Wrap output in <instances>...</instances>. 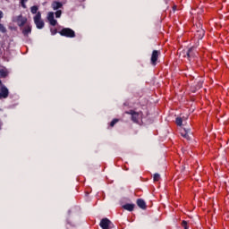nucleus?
<instances>
[{
  "label": "nucleus",
  "instance_id": "obj_18",
  "mask_svg": "<svg viewBox=\"0 0 229 229\" xmlns=\"http://www.w3.org/2000/svg\"><path fill=\"white\" fill-rule=\"evenodd\" d=\"M62 10H57L56 12H55V17H56V19H60L61 17H62Z\"/></svg>",
  "mask_w": 229,
  "mask_h": 229
},
{
  "label": "nucleus",
  "instance_id": "obj_11",
  "mask_svg": "<svg viewBox=\"0 0 229 229\" xmlns=\"http://www.w3.org/2000/svg\"><path fill=\"white\" fill-rule=\"evenodd\" d=\"M194 47H191L187 50L186 55H184L187 56L188 60H191V58H194L195 55H194Z\"/></svg>",
  "mask_w": 229,
  "mask_h": 229
},
{
  "label": "nucleus",
  "instance_id": "obj_10",
  "mask_svg": "<svg viewBox=\"0 0 229 229\" xmlns=\"http://www.w3.org/2000/svg\"><path fill=\"white\" fill-rule=\"evenodd\" d=\"M136 203L140 208H141L142 210H146L148 206H146V201H144V199H138Z\"/></svg>",
  "mask_w": 229,
  "mask_h": 229
},
{
  "label": "nucleus",
  "instance_id": "obj_16",
  "mask_svg": "<svg viewBox=\"0 0 229 229\" xmlns=\"http://www.w3.org/2000/svg\"><path fill=\"white\" fill-rule=\"evenodd\" d=\"M175 123H176L177 126H182V124L183 123V118L177 117L176 120H175Z\"/></svg>",
  "mask_w": 229,
  "mask_h": 229
},
{
  "label": "nucleus",
  "instance_id": "obj_4",
  "mask_svg": "<svg viewBox=\"0 0 229 229\" xmlns=\"http://www.w3.org/2000/svg\"><path fill=\"white\" fill-rule=\"evenodd\" d=\"M125 114H129L130 115H131V120L133 121V123H139V121H140V113L131 110L129 112H126Z\"/></svg>",
  "mask_w": 229,
  "mask_h": 229
},
{
  "label": "nucleus",
  "instance_id": "obj_19",
  "mask_svg": "<svg viewBox=\"0 0 229 229\" xmlns=\"http://www.w3.org/2000/svg\"><path fill=\"white\" fill-rule=\"evenodd\" d=\"M0 31L1 33H6V27L0 23Z\"/></svg>",
  "mask_w": 229,
  "mask_h": 229
},
{
  "label": "nucleus",
  "instance_id": "obj_25",
  "mask_svg": "<svg viewBox=\"0 0 229 229\" xmlns=\"http://www.w3.org/2000/svg\"><path fill=\"white\" fill-rule=\"evenodd\" d=\"M182 226H183V228L187 227V221L183 220L182 222Z\"/></svg>",
  "mask_w": 229,
  "mask_h": 229
},
{
  "label": "nucleus",
  "instance_id": "obj_5",
  "mask_svg": "<svg viewBox=\"0 0 229 229\" xmlns=\"http://www.w3.org/2000/svg\"><path fill=\"white\" fill-rule=\"evenodd\" d=\"M16 22H17L18 26H20V28H22V26H24V24H26V22H28V18L23 17L22 14H20L16 19Z\"/></svg>",
  "mask_w": 229,
  "mask_h": 229
},
{
  "label": "nucleus",
  "instance_id": "obj_21",
  "mask_svg": "<svg viewBox=\"0 0 229 229\" xmlns=\"http://www.w3.org/2000/svg\"><path fill=\"white\" fill-rule=\"evenodd\" d=\"M160 180V175L158 174H154V182H158Z\"/></svg>",
  "mask_w": 229,
  "mask_h": 229
},
{
  "label": "nucleus",
  "instance_id": "obj_3",
  "mask_svg": "<svg viewBox=\"0 0 229 229\" xmlns=\"http://www.w3.org/2000/svg\"><path fill=\"white\" fill-rule=\"evenodd\" d=\"M10 94L8 88L3 84V81L0 80V99H6Z\"/></svg>",
  "mask_w": 229,
  "mask_h": 229
},
{
  "label": "nucleus",
  "instance_id": "obj_8",
  "mask_svg": "<svg viewBox=\"0 0 229 229\" xmlns=\"http://www.w3.org/2000/svg\"><path fill=\"white\" fill-rule=\"evenodd\" d=\"M160 55V52L157 50H154L152 52L150 62L152 65H157V61L158 60V55Z\"/></svg>",
  "mask_w": 229,
  "mask_h": 229
},
{
  "label": "nucleus",
  "instance_id": "obj_1",
  "mask_svg": "<svg viewBox=\"0 0 229 229\" xmlns=\"http://www.w3.org/2000/svg\"><path fill=\"white\" fill-rule=\"evenodd\" d=\"M34 23L36 24V27L38 30H42L44 28V21H42V14L40 12H38V13L34 16Z\"/></svg>",
  "mask_w": 229,
  "mask_h": 229
},
{
  "label": "nucleus",
  "instance_id": "obj_13",
  "mask_svg": "<svg viewBox=\"0 0 229 229\" xmlns=\"http://www.w3.org/2000/svg\"><path fill=\"white\" fill-rule=\"evenodd\" d=\"M29 33H31V26L27 25L23 28L22 34L24 35V37H28Z\"/></svg>",
  "mask_w": 229,
  "mask_h": 229
},
{
  "label": "nucleus",
  "instance_id": "obj_28",
  "mask_svg": "<svg viewBox=\"0 0 229 229\" xmlns=\"http://www.w3.org/2000/svg\"><path fill=\"white\" fill-rule=\"evenodd\" d=\"M201 85H202V83H201V82H199L198 89H201Z\"/></svg>",
  "mask_w": 229,
  "mask_h": 229
},
{
  "label": "nucleus",
  "instance_id": "obj_9",
  "mask_svg": "<svg viewBox=\"0 0 229 229\" xmlns=\"http://www.w3.org/2000/svg\"><path fill=\"white\" fill-rule=\"evenodd\" d=\"M51 8H52L54 11H58V10L64 8V4H62V2L54 1V2H52V4H51Z\"/></svg>",
  "mask_w": 229,
  "mask_h": 229
},
{
  "label": "nucleus",
  "instance_id": "obj_14",
  "mask_svg": "<svg viewBox=\"0 0 229 229\" xmlns=\"http://www.w3.org/2000/svg\"><path fill=\"white\" fill-rule=\"evenodd\" d=\"M8 76V72L4 69L0 70V78H6Z\"/></svg>",
  "mask_w": 229,
  "mask_h": 229
},
{
  "label": "nucleus",
  "instance_id": "obj_6",
  "mask_svg": "<svg viewBox=\"0 0 229 229\" xmlns=\"http://www.w3.org/2000/svg\"><path fill=\"white\" fill-rule=\"evenodd\" d=\"M47 21H49L51 26H55V24H58V21L55 20V13L53 12L48 13Z\"/></svg>",
  "mask_w": 229,
  "mask_h": 229
},
{
  "label": "nucleus",
  "instance_id": "obj_12",
  "mask_svg": "<svg viewBox=\"0 0 229 229\" xmlns=\"http://www.w3.org/2000/svg\"><path fill=\"white\" fill-rule=\"evenodd\" d=\"M124 210H128L129 212H133V208H135V204H125L123 206Z\"/></svg>",
  "mask_w": 229,
  "mask_h": 229
},
{
  "label": "nucleus",
  "instance_id": "obj_2",
  "mask_svg": "<svg viewBox=\"0 0 229 229\" xmlns=\"http://www.w3.org/2000/svg\"><path fill=\"white\" fill-rule=\"evenodd\" d=\"M59 33L62 37H67L68 38H74L76 37L74 30L69 28L63 29Z\"/></svg>",
  "mask_w": 229,
  "mask_h": 229
},
{
  "label": "nucleus",
  "instance_id": "obj_29",
  "mask_svg": "<svg viewBox=\"0 0 229 229\" xmlns=\"http://www.w3.org/2000/svg\"><path fill=\"white\" fill-rule=\"evenodd\" d=\"M1 126H3V123L0 122V130H1Z\"/></svg>",
  "mask_w": 229,
  "mask_h": 229
},
{
  "label": "nucleus",
  "instance_id": "obj_7",
  "mask_svg": "<svg viewBox=\"0 0 229 229\" xmlns=\"http://www.w3.org/2000/svg\"><path fill=\"white\" fill-rule=\"evenodd\" d=\"M110 225H112V222L108 218H103L100 221V226L102 229H109Z\"/></svg>",
  "mask_w": 229,
  "mask_h": 229
},
{
  "label": "nucleus",
  "instance_id": "obj_23",
  "mask_svg": "<svg viewBox=\"0 0 229 229\" xmlns=\"http://www.w3.org/2000/svg\"><path fill=\"white\" fill-rule=\"evenodd\" d=\"M21 3L22 8H26V4L25 3H28V0H21Z\"/></svg>",
  "mask_w": 229,
  "mask_h": 229
},
{
  "label": "nucleus",
  "instance_id": "obj_22",
  "mask_svg": "<svg viewBox=\"0 0 229 229\" xmlns=\"http://www.w3.org/2000/svg\"><path fill=\"white\" fill-rule=\"evenodd\" d=\"M198 32L200 33L199 34L200 38H203V35H205V30L201 29L200 30H198Z\"/></svg>",
  "mask_w": 229,
  "mask_h": 229
},
{
  "label": "nucleus",
  "instance_id": "obj_27",
  "mask_svg": "<svg viewBox=\"0 0 229 229\" xmlns=\"http://www.w3.org/2000/svg\"><path fill=\"white\" fill-rule=\"evenodd\" d=\"M0 19H3V11H0Z\"/></svg>",
  "mask_w": 229,
  "mask_h": 229
},
{
  "label": "nucleus",
  "instance_id": "obj_31",
  "mask_svg": "<svg viewBox=\"0 0 229 229\" xmlns=\"http://www.w3.org/2000/svg\"><path fill=\"white\" fill-rule=\"evenodd\" d=\"M184 229H189V226L184 227Z\"/></svg>",
  "mask_w": 229,
  "mask_h": 229
},
{
  "label": "nucleus",
  "instance_id": "obj_26",
  "mask_svg": "<svg viewBox=\"0 0 229 229\" xmlns=\"http://www.w3.org/2000/svg\"><path fill=\"white\" fill-rule=\"evenodd\" d=\"M184 132L187 133V135H189V133H191V129H182Z\"/></svg>",
  "mask_w": 229,
  "mask_h": 229
},
{
  "label": "nucleus",
  "instance_id": "obj_17",
  "mask_svg": "<svg viewBox=\"0 0 229 229\" xmlns=\"http://www.w3.org/2000/svg\"><path fill=\"white\" fill-rule=\"evenodd\" d=\"M30 12H31V13H33V14L38 13H37V12H38V6L33 5V6L30 8Z\"/></svg>",
  "mask_w": 229,
  "mask_h": 229
},
{
  "label": "nucleus",
  "instance_id": "obj_15",
  "mask_svg": "<svg viewBox=\"0 0 229 229\" xmlns=\"http://www.w3.org/2000/svg\"><path fill=\"white\" fill-rule=\"evenodd\" d=\"M181 135L184 139H187V140H191V137L189 136V134H187V132L183 131V129L181 131Z\"/></svg>",
  "mask_w": 229,
  "mask_h": 229
},
{
  "label": "nucleus",
  "instance_id": "obj_20",
  "mask_svg": "<svg viewBox=\"0 0 229 229\" xmlns=\"http://www.w3.org/2000/svg\"><path fill=\"white\" fill-rule=\"evenodd\" d=\"M117 123H119V119H114L111 123H110V126L112 128H114V126H115V124H117Z\"/></svg>",
  "mask_w": 229,
  "mask_h": 229
},
{
  "label": "nucleus",
  "instance_id": "obj_24",
  "mask_svg": "<svg viewBox=\"0 0 229 229\" xmlns=\"http://www.w3.org/2000/svg\"><path fill=\"white\" fill-rule=\"evenodd\" d=\"M50 31H51L52 35H56V33H57L56 29H54V30L51 29Z\"/></svg>",
  "mask_w": 229,
  "mask_h": 229
},
{
  "label": "nucleus",
  "instance_id": "obj_30",
  "mask_svg": "<svg viewBox=\"0 0 229 229\" xmlns=\"http://www.w3.org/2000/svg\"><path fill=\"white\" fill-rule=\"evenodd\" d=\"M173 8H174V11L176 10V6H174Z\"/></svg>",
  "mask_w": 229,
  "mask_h": 229
}]
</instances>
